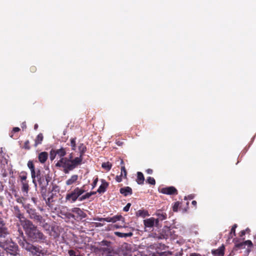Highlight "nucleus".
Returning <instances> with one entry per match:
<instances>
[{
	"label": "nucleus",
	"mask_w": 256,
	"mask_h": 256,
	"mask_svg": "<svg viewBox=\"0 0 256 256\" xmlns=\"http://www.w3.org/2000/svg\"><path fill=\"white\" fill-rule=\"evenodd\" d=\"M20 222L26 234L30 240L40 244H48L46 236L38 229L32 222L26 219L21 220Z\"/></svg>",
	"instance_id": "nucleus-1"
},
{
	"label": "nucleus",
	"mask_w": 256,
	"mask_h": 256,
	"mask_svg": "<svg viewBox=\"0 0 256 256\" xmlns=\"http://www.w3.org/2000/svg\"><path fill=\"white\" fill-rule=\"evenodd\" d=\"M78 175L73 174L66 180V186H71L76 184L78 182Z\"/></svg>",
	"instance_id": "nucleus-21"
},
{
	"label": "nucleus",
	"mask_w": 256,
	"mask_h": 256,
	"mask_svg": "<svg viewBox=\"0 0 256 256\" xmlns=\"http://www.w3.org/2000/svg\"><path fill=\"white\" fill-rule=\"evenodd\" d=\"M60 162L62 164L64 172L65 174H68L70 171L74 170L82 164V162L76 157L74 159L62 158L60 159Z\"/></svg>",
	"instance_id": "nucleus-5"
},
{
	"label": "nucleus",
	"mask_w": 256,
	"mask_h": 256,
	"mask_svg": "<svg viewBox=\"0 0 256 256\" xmlns=\"http://www.w3.org/2000/svg\"><path fill=\"white\" fill-rule=\"evenodd\" d=\"M14 235L15 236L17 240V242L19 245L22 247V244L25 242H28V240L24 236L23 230L18 226V228L14 232Z\"/></svg>",
	"instance_id": "nucleus-10"
},
{
	"label": "nucleus",
	"mask_w": 256,
	"mask_h": 256,
	"mask_svg": "<svg viewBox=\"0 0 256 256\" xmlns=\"http://www.w3.org/2000/svg\"><path fill=\"white\" fill-rule=\"evenodd\" d=\"M160 192L162 194L168 195H176L178 190L174 186H168L160 189Z\"/></svg>",
	"instance_id": "nucleus-12"
},
{
	"label": "nucleus",
	"mask_w": 256,
	"mask_h": 256,
	"mask_svg": "<svg viewBox=\"0 0 256 256\" xmlns=\"http://www.w3.org/2000/svg\"><path fill=\"white\" fill-rule=\"evenodd\" d=\"M56 155L62 158L66 154V149L64 148H61L60 149L55 150Z\"/></svg>",
	"instance_id": "nucleus-30"
},
{
	"label": "nucleus",
	"mask_w": 256,
	"mask_h": 256,
	"mask_svg": "<svg viewBox=\"0 0 256 256\" xmlns=\"http://www.w3.org/2000/svg\"><path fill=\"white\" fill-rule=\"evenodd\" d=\"M38 181L40 187V188L41 192H44V190L46 191V187L48 185V182L50 181V178L48 174L44 176L41 174H36V181Z\"/></svg>",
	"instance_id": "nucleus-7"
},
{
	"label": "nucleus",
	"mask_w": 256,
	"mask_h": 256,
	"mask_svg": "<svg viewBox=\"0 0 256 256\" xmlns=\"http://www.w3.org/2000/svg\"><path fill=\"white\" fill-rule=\"evenodd\" d=\"M78 149L79 150L80 155L79 156L76 158H78L79 160L82 163L84 156L87 150V148L84 144L80 143L78 144Z\"/></svg>",
	"instance_id": "nucleus-14"
},
{
	"label": "nucleus",
	"mask_w": 256,
	"mask_h": 256,
	"mask_svg": "<svg viewBox=\"0 0 256 256\" xmlns=\"http://www.w3.org/2000/svg\"><path fill=\"white\" fill-rule=\"evenodd\" d=\"M236 227H237L236 224H234V225H233V226H232L231 230H230V234H234V236H236Z\"/></svg>",
	"instance_id": "nucleus-46"
},
{
	"label": "nucleus",
	"mask_w": 256,
	"mask_h": 256,
	"mask_svg": "<svg viewBox=\"0 0 256 256\" xmlns=\"http://www.w3.org/2000/svg\"><path fill=\"white\" fill-rule=\"evenodd\" d=\"M246 234V230H242L240 232V237H242L243 236H244Z\"/></svg>",
	"instance_id": "nucleus-55"
},
{
	"label": "nucleus",
	"mask_w": 256,
	"mask_h": 256,
	"mask_svg": "<svg viewBox=\"0 0 256 256\" xmlns=\"http://www.w3.org/2000/svg\"><path fill=\"white\" fill-rule=\"evenodd\" d=\"M23 200H24V198H18L16 199V201L18 202V203H20V204H22L23 205L24 204H23Z\"/></svg>",
	"instance_id": "nucleus-54"
},
{
	"label": "nucleus",
	"mask_w": 256,
	"mask_h": 256,
	"mask_svg": "<svg viewBox=\"0 0 256 256\" xmlns=\"http://www.w3.org/2000/svg\"><path fill=\"white\" fill-rule=\"evenodd\" d=\"M14 208L16 212V216L20 218V216H22V214L20 213V210H19V208L18 207V206H14Z\"/></svg>",
	"instance_id": "nucleus-42"
},
{
	"label": "nucleus",
	"mask_w": 256,
	"mask_h": 256,
	"mask_svg": "<svg viewBox=\"0 0 256 256\" xmlns=\"http://www.w3.org/2000/svg\"><path fill=\"white\" fill-rule=\"evenodd\" d=\"M83 187H75L72 190L68 192L66 196V202L74 203L76 200L81 202L82 195L85 192Z\"/></svg>",
	"instance_id": "nucleus-4"
},
{
	"label": "nucleus",
	"mask_w": 256,
	"mask_h": 256,
	"mask_svg": "<svg viewBox=\"0 0 256 256\" xmlns=\"http://www.w3.org/2000/svg\"><path fill=\"white\" fill-rule=\"evenodd\" d=\"M155 215L158 216V218L156 220H158V222H159V220H166L167 217L166 213L162 210H157L155 213Z\"/></svg>",
	"instance_id": "nucleus-18"
},
{
	"label": "nucleus",
	"mask_w": 256,
	"mask_h": 256,
	"mask_svg": "<svg viewBox=\"0 0 256 256\" xmlns=\"http://www.w3.org/2000/svg\"><path fill=\"white\" fill-rule=\"evenodd\" d=\"M64 216L68 219L74 218L76 219L75 216L71 212H67L64 214Z\"/></svg>",
	"instance_id": "nucleus-39"
},
{
	"label": "nucleus",
	"mask_w": 256,
	"mask_h": 256,
	"mask_svg": "<svg viewBox=\"0 0 256 256\" xmlns=\"http://www.w3.org/2000/svg\"><path fill=\"white\" fill-rule=\"evenodd\" d=\"M71 211L72 212L76 214L77 218H79L80 219L86 218L87 216L85 212H84L83 210L79 208H72Z\"/></svg>",
	"instance_id": "nucleus-15"
},
{
	"label": "nucleus",
	"mask_w": 256,
	"mask_h": 256,
	"mask_svg": "<svg viewBox=\"0 0 256 256\" xmlns=\"http://www.w3.org/2000/svg\"><path fill=\"white\" fill-rule=\"evenodd\" d=\"M114 234L116 236L120 238L130 237L133 235V233L132 232L126 233L116 232Z\"/></svg>",
	"instance_id": "nucleus-26"
},
{
	"label": "nucleus",
	"mask_w": 256,
	"mask_h": 256,
	"mask_svg": "<svg viewBox=\"0 0 256 256\" xmlns=\"http://www.w3.org/2000/svg\"><path fill=\"white\" fill-rule=\"evenodd\" d=\"M136 215L138 217H142V218H144L146 216H148L150 214L147 210L140 209L136 212Z\"/></svg>",
	"instance_id": "nucleus-23"
},
{
	"label": "nucleus",
	"mask_w": 256,
	"mask_h": 256,
	"mask_svg": "<svg viewBox=\"0 0 256 256\" xmlns=\"http://www.w3.org/2000/svg\"><path fill=\"white\" fill-rule=\"evenodd\" d=\"M22 148L26 150H30V143L28 140H26L24 142Z\"/></svg>",
	"instance_id": "nucleus-38"
},
{
	"label": "nucleus",
	"mask_w": 256,
	"mask_h": 256,
	"mask_svg": "<svg viewBox=\"0 0 256 256\" xmlns=\"http://www.w3.org/2000/svg\"><path fill=\"white\" fill-rule=\"evenodd\" d=\"M190 256H201L200 254H196V253H192L191 254Z\"/></svg>",
	"instance_id": "nucleus-60"
},
{
	"label": "nucleus",
	"mask_w": 256,
	"mask_h": 256,
	"mask_svg": "<svg viewBox=\"0 0 256 256\" xmlns=\"http://www.w3.org/2000/svg\"><path fill=\"white\" fill-rule=\"evenodd\" d=\"M27 166L30 170L31 176L32 179V182L36 186V174L38 175V174H39L40 172V169L36 170L32 160H29L28 162Z\"/></svg>",
	"instance_id": "nucleus-9"
},
{
	"label": "nucleus",
	"mask_w": 256,
	"mask_h": 256,
	"mask_svg": "<svg viewBox=\"0 0 256 256\" xmlns=\"http://www.w3.org/2000/svg\"><path fill=\"white\" fill-rule=\"evenodd\" d=\"M102 184L99 186L97 190V192L99 194L104 193L106 191V188L108 186V183L104 180H101Z\"/></svg>",
	"instance_id": "nucleus-17"
},
{
	"label": "nucleus",
	"mask_w": 256,
	"mask_h": 256,
	"mask_svg": "<svg viewBox=\"0 0 256 256\" xmlns=\"http://www.w3.org/2000/svg\"><path fill=\"white\" fill-rule=\"evenodd\" d=\"M34 221L44 230H48L50 229V224L46 222V220L40 214H39Z\"/></svg>",
	"instance_id": "nucleus-11"
},
{
	"label": "nucleus",
	"mask_w": 256,
	"mask_h": 256,
	"mask_svg": "<svg viewBox=\"0 0 256 256\" xmlns=\"http://www.w3.org/2000/svg\"><path fill=\"white\" fill-rule=\"evenodd\" d=\"M0 256H4V254L3 252H1L0 250Z\"/></svg>",
	"instance_id": "nucleus-64"
},
{
	"label": "nucleus",
	"mask_w": 256,
	"mask_h": 256,
	"mask_svg": "<svg viewBox=\"0 0 256 256\" xmlns=\"http://www.w3.org/2000/svg\"><path fill=\"white\" fill-rule=\"evenodd\" d=\"M180 203L179 202H176L174 203L172 207V210L174 212H176L178 210V208L180 206Z\"/></svg>",
	"instance_id": "nucleus-43"
},
{
	"label": "nucleus",
	"mask_w": 256,
	"mask_h": 256,
	"mask_svg": "<svg viewBox=\"0 0 256 256\" xmlns=\"http://www.w3.org/2000/svg\"><path fill=\"white\" fill-rule=\"evenodd\" d=\"M56 166H57V167H62V168H63L62 164V162H60V160L56 164Z\"/></svg>",
	"instance_id": "nucleus-53"
},
{
	"label": "nucleus",
	"mask_w": 256,
	"mask_h": 256,
	"mask_svg": "<svg viewBox=\"0 0 256 256\" xmlns=\"http://www.w3.org/2000/svg\"><path fill=\"white\" fill-rule=\"evenodd\" d=\"M122 175L120 174V176H116V180L117 182H120L122 181Z\"/></svg>",
	"instance_id": "nucleus-50"
},
{
	"label": "nucleus",
	"mask_w": 256,
	"mask_h": 256,
	"mask_svg": "<svg viewBox=\"0 0 256 256\" xmlns=\"http://www.w3.org/2000/svg\"><path fill=\"white\" fill-rule=\"evenodd\" d=\"M121 174L124 175V178H126L127 172L126 168L124 166L121 167Z\"/></svg>",
	"instance_id": "nucleus-41"
},
{
	"label": "nucleus",
	"mask_w": 256,
	"mask_h": 256,
	"mask_svg": "<svg viewBox=\"0 0 256 256\" xmlns=\"http://www.w3.org/2000/svg\"><path fill=\"white\" fill-rule=\"evenodd\" d=\"M192 204L194 206H196L197 202L196 200H193L192 202Z\"/></svg>",
	"instance_id": "nucleus-61"
},
{
	"label": "nucleus",
	"mask_w": 256,
	"mask_h": 256,
	"mask_svg": "<svg viewBox=\"0 0 256 256\" xmlns=\"http://www.w3.org/2000/svg\"><path fill=\"white\" fill-rule=\"evenodd\" d=\"M107 218H94V220H98V221H99V222H104V221H105V222H107Z\"/></svg>",
	"instance_id": "nucleus-47"
},
{
	"label": "nucleus",
	"mask_w": 256,
	"mask_h": 256,
	"mask_svg": "<svg viewBox=\"0 0 256 256\" xmlns=\"http://www.w3.org/2000/svg\"><path fill=\"white\" fill-rule=\"evenodd\" d=\"M21 183V190L23 192H26V194L28 193L29 190V185L28 182H22Z\"/></svg>",
	"instance_id": "nucleus-27"
},
{
	"label": "nucleus",
	"mask_w": 256,
	"mask_h": 256,
	"mask_svg": "<svg viewBox=\"0 0 256 256\" xmlns=\"http://www.w3.org/2000/svg\"><path fill=\"white\" fill-rule=\"evenodd\" d=\"M131 204L130 203H128L126 205L124 208L123 210L124 212H128L130 207Z\"/></svg>",
	"instance_id": "nucleus-49"
},
{
	"label": "nucleus",
	"mask_w": 256,
	"mask_h": 256,
	"mask_svg": "<svg viewBox=\"0 0 256 256\" xmlns=\"http://www.w3.org/2000/svg\"><path fill=\"white\" fill-rule=\"evenodd\" d=\"M146 182L152 185H154L156 184V180L154 178L149 176L146 179Z\"/></svg>",
	"instance_id": "nucleus-37"
},
{
	"label": "nucleus",
	"mask_w": 256,
	"mask_h": 256,
	"mask_svg": "<svg viewBox=\"0 0 256 256\" xmlns=\"http://www.w3.org/2000/svg\"><path fill=\"white\" fill-rule=\"evenodd\" d=\"M246 244L244 243V242L236 243L235 244V246L239 249H243L244 248L246 247Z\"/></svg>",
	"instance_id": "nucleus-36"
},
{
	"label": "nucleus",
	"mask_w": 256,
	"mask_h": 256,
	"mask_svg": "<svg viewBox=\"0 0 256 256\" xmlns=\"http://www.w3.org/2000/svg\"><path fill=\"white\" fill-rule=\"evenodd\" d=\"M33 202L36 204L37 203V198L34 197H32L31 198Z\"/></svg>",
	"instance_id": "nucleus-56"
},
{
	"label": "nucleus",
	"mask_w": 256,
	"mask_h": 256,
	"mask_svg": "<svg viewBox=\"0 0 256 256\" xmlns=\"http://www.w3.org/2000/svg\"><path fill=\"white\" fill-rule=\"evenodd\" d=\"M30 212L28 214L30 218L32 220H33L36 219V218L39 215V214L36 212V210L33 208L32 210H30Z\"/></svg>",
	"instance_id": "nucleus-28"
},
{
	"label": "nucleus",
	"mask_w": 256,
	"mask_h": 256,
	"mask_svg": "<svg viewBox=\"0 0 256 256\" xmlns=\"http://www.w3.org/2000/svg\"><path fill=\"white\" fill-rule=\"evenodd\" d=\"M18 178L20 180V182L28 181L26 180L27 173L24 172H21Z\"/></svg>",
	"instance_id": "nucleus-32"
},
{
	"label": "nucleus",
	"mask_w": 256,
	"mask_h": 256,
	"mask_svg": "<svg viewBox=\"0 0 256 256\" xmlns=\"http://www.w3.org/2000/svg\"><path fill=\"white\" fill-rule=\"evenodd\" d=\"M110 244V242H109L107 240H104L99 243L100 246H108Z\"/></svg>",
	"instance_id": "nucleus-44"
},
{
	"label": "nucleus",
	"mask_w": 256,
	"mask_h": 256,
	"mask_svg": "<svg viewBox=\"0 0 256 256\" xmlns=\"http://www.w3.org/2000/svg\"><path fill=\"white\" fill-rule=\"evenodd\" d=\"M244 243L246 244V246H248V248H251L253 246L252 241L250 240H247L244 241Z\"/></svg>",
	"instance_id": "nucleus-48"
},
{
	"label": "nucleus",
	"mask_w": 256,
	"mask_h": 256,
	"mask_svg": "<svg viewBox=\"0 0 256 256\" xmlns=\"http://www.w3.org/2000/svg\"><path fill=\"white\" fill-rule=\"evenodd\" d=\"M72 158H73V154L71 153L69 155V157H68V159H73Z\"/></svg>",
	"instance_id": "nucleus-62"
},
{
	"label": "nucleus",
	"mask_w": 256,
	"mask_h": 256,
	"mask_svg": "<svg viewBox=\"0 0 256 256\" xmlns=\"http://www.w3.org/2000/svg\"><path fill=\"white\" fill-rule=\"evenodd\" d=\"M68 253L69 256H84V254L81 253L78 248L68 250Z\"/></svg>",
	"instance_id": "nucleus-22"
},
{
	"label": "nucleus",
	"mask_w": 256,
	"mask_h": 256,
	"mask_svg": "<svg viewBox=\"0 0 256 256\" xmlns=\"http://www.w3.org/2000/svg\"><path fill=\"white\" fill-rule=\"evenodd\" d=\"M48 154L46 152H42L38 154V158L40 164H44L48 159Z\"/></svg>",
	"instance_id": "nucleus-16"
},
{
	"label": "nucleus",
	"mask_w": 256,
	"mask_h": 256,
	"mask_svg": "<svg viewBox=\"0 0 256 256\" xmlns=\"http://www.w3.org/2000/svg\"><path fill=\"white\" fill-rule=\"evenodd\" d=\"M146 172L148 174H152L153 172L152 170L148 168L146 170Z\"/></svg>",
	"instance_id": "nucleus-59"
},
{
	"label": "nucleus",
	"mask_w": 256,
	"mask_h": 256,
	"mask_svg": "<svg viewBox=\"0 0 256 256\" xmlns=\"http://www.w3.org/2000/svg\"><path fill=\"white\" fill-rule=\"evenodd\" d=\"M26 122H22V128L24 130V129H26Z\"/></svg>",
	"instance_id": "nucleus-58"
},
{
	"label": "nucleus",
	"mask_w": 256,
	"mask_h": 256,
	"mask_svg": "<svg viewBox=\"0 0 256 256\" xmlns=\"http://www.w3.org/2000/svg\"><path fill=\"white\" fill-rule=\"evenodd\" d=\"M9 234L8 228L6 226V222L2 216V213L0 212V238L8 236Z\"/></svg>",
	"instance_id": "nucleus-8"
},
{
	"label": "nucleus",
	"mask_w": 256,
	"mask_h": 256,
	"mask_svg": "<svg viewBox=\"0 0 256 256\" xmlns=\"http://www.w3.org/2000/svg\"><path fill=\"white\" fill-rule=\"evenodd\" d=\"M95 225L96 227L102 226L104 224L100 222H96Z\"/></svg>",
	"instance_id": "nucleus-57"
},
{
	"label": "nucleus",
	"mask_w": 256,
	"mask_h": 256,
	"mask_svg": "<svg viewBox=\"0 0 256 256\" xmlns=\"http://www.w3.org/2000/svg\"><path fill=\"white\" fill-rule=\"evenodd\" d=\"M96 194V192H86L84 194H82V198H80L81 202L83 201L86 199L89 198L92 195H94Z\"/></svg>",
	"instance_id": "nucleus-31"
},
{
	"label": "nucleus",
	"mask_w": 256,
	"mask_h": 256,
	"mask_svg": "<svg viewBox=\"0 0 256 256\" xmlns=\"http://www.w3.org/2000/svg\"><path fill=\"white\" fill-rule=\"evenodd\" d=\"M144 177L142 172H137V178L136 180V182L138 184H143L144 183Z\"/></svg>",
	"instance_id": "nucleus-24"
},
{
	"label": "nucleus",
	"mask_w": 256,
	"mask_h": 256,
	"mask_svg": "<svg viewBox=\"0 0 256 256\" xmlns=\"http://www.w3.org/2000/svg\"><path fill=\"white\" fill-rule=\"evenodd\" d=\"M20 131V128L18 127L14 128L12 132L10 134V136L12 138H14V133L18 132Z\"/></svg>",
	"instance_id": "nucleus-35"
},
{
	"label": "nucleus",
	"mask_w": 256,
	"mask_h": 256,
	"mask_svg": "<svg viewBox=\"0 0 256 256\" xmlns=\"http://www.w3.org/2000/svg\"><path fill=\"white\" fill-rule=\"evenodd\" d=\"M24 208L26 209V212L28 214L30 210H32L34 208H32V206L30 204H24Z\"/></svg>",
	"instance_id": "nucleus-45"
},
{
	"label": "nucleus",
	"mask_w": 256,
	"mask_h": 256,
	"mask_svg": "<svg viewBox=\"0 0 256 256\" xmlns=\"http://www.w3.org/2000/svg\"><path fill=\"white\" fill-rule=\"evenodd\" d=\"M98 182V178H96V179L94 180L92 182V188H94L96 186Z\"/></svg>",
	"instance_id": "nucleus-51"
},
{
	"label": "nucleus",
	"mask_w": 256,
	"mask_h": 256,
	"mask_svg": "<svg viewBox=\"0 0 256 256\" xmlns=\"http://www.w3.org/2000/svg\"><path fill=\"white\" fill-rule=\"evenodd\" d=\"M7 236L0 238V247L10 256L19 255V249L18 244L11 240L6 239Z\"/></svg>",
	"instance_id": "nucleus-3"
},
{
	"label": "nucleus",
	"mask_w": 256,
	"mask_h": 256,
	"mask_svg": "<svg viewBox=\"0 0 256 256\" xmlns=\"http://www.w3.org/2000/svg\"><path fill=\"white\" fill-rule=\"evenodd\" d=\"M55 150L52 149L50 151V158L52 160H54L56 155Z\"/></svg>",
	"instance_id": "nucleus-40"
},
{
	"label": "nucleus",
	"mask_w": 256,
	"mask_h": 256,
	"mask_svg": "<svg viewBox=\"0 0 256 256\" xmlns=\"http://www.w3.org/2000/svg\"><path fill=\"white\" fill-rule=\"evenodd\" d=\"M44 139L43 135L42 133L39 134L34 140V146L37 147L38 145L41 144Z\"/></svg>",
	"instance_id": "nucleus-25"
},
{
	"label": "nucleus",
	"mask_w": 256,
	"mask_h": 256,
	"mask_svg": "<svg viewBox=\"0 0 256 256\" xmlns=\"http://www.w3.org/2000/svg\"><path fill=\"white\" fill-rule=\"evenodd\" d=\"M144 224L146 228H152L154 226H158V220H156L153 217H151L149 218H147L144 220Z\"/></svg>",
	"instance_id": "nucleus-13"
},
{
	"label": "nucleus",
	"mask_w": 256,
	"mask_h": 256,
	"mask_svg": "<svg viewBox=\"0 0 256 256\" xmlns=\"http://www.w3.org/2000/svg\"><path fill=\"white\" fill-rule=\"evenodd\" d=\"M76 138H73L70 139V146L72 150H75L76 149Z\"/></svg>",
	"instance_id": "nucleus-34"
},
{
	"label": "nucleus",
	"mask_w": 256,
	"mask_h": 256,
	"mask_svg": "<svg viewBox=\"0 0 256 256\" xmlns=\"http://www.w3.org/2000/svg\"><path fill=\"white\" fill-rule=\"evenodd\" d=\"M212 253L214 256H223L224 254V246L222 245L218 249L212 250Z\"/></svg>",
	"instance_id": "nucleus-19"
},
{
	"label": "nucleus",
	"mask_w": 256,
	"mask_h": 256,
	"mask_svg": "<svg viewBox=\"0 0 256 256\" xmlns=\"http://www.w3.org/2000/svg\"><path fill=\"white\" fill-rule=\"evenodd\" d=\"M102 167L107 171L110 170L112 167V164L109 162H103L102 164Z\"/></svg>",
	"instance_id": "nucleus-33"
},
{
	"label": "nucleus",
	"mask_w": 256,
	"mask_h": 256,
	"mask_svg": "<svg viewBox=\"0 0 256 256\" xmlns=\"http://www.w3.org/2000/svg\"><path fill=\"white\" fill-rule=\"evenodd\" d=\"M106 248H100V250H102L103 251L105 252V251H106Z\"/></svg>",
	"instance_id": "nucleus-63"
},
{
	"label": "nucleus",
	"mask_w": 256,
	"mask_h": 256,
	"mask_svg": "<svg viewBox=\"0 0 256 256\" xmlns=\"http://www.w3.org/2000/svg\"><path fill=\"white\" fill-rule=\"evenodd\" d=\"M120 193L124 196L131 195L132 194V190L130 186L122 188L120 190Z\"/></svg>",
	"instance_id": "nucleus-20"
},
{
	"label": "nucleus",
	"mask_w": 256,
	"mask_h": 256,
	"mask_svg": "<svg viewBox=\"0 0 256 256\" xmlns=\"http://www.w3.org/2000/svg\"><path fill=\"white\" fill-rule=\"evenodd\" d=\"M36 70V68L35 66H32L30 68V71L32 72H35Z\"/></svg>",
	"instance_id": "nucleus-52"
},
{
	"label": "nucleus",
	"mask_w": 256,
	"mask_h": 256,
	"mask_svg": "<svg viewBox=\"0 0 256 256\" xmlns=\"http://www.w3.org/2000/svg\"><path fill=\"white\" fill-rule=\"evenodd\" d=\"M22 248L28 252L33 256H49L50 253L46 248H43L38 244H34L30 242H25L22 244Z\"/></svg>",
	"instance_id": "nucleus-2"
},
{
	"label": "nucleus",
	"mask_w": 256,
	"mask_h": 256,
	"mask_svg": "<svg viewBox=\"0 0 256 256\" xmlns=\"http://www.w3.org/2000/svg\"><path fill=\"white\" fill-rule=\"evenodd\" d=\"M122 218V216L121 215H116L114 216L107 217V222H116L118 220H120Z\"/></svg>",
	"instance_id": "nucleus-29"
},
{
	"label": "nucleus",
	"mask_w": 256,
	"mask_h": 256,
	"mask_svg": "<svg viewBox=\"0 0 256 256\" xmlns=\"http://www.w3.org/2000/svg\"><path fill=\"white\" fill-rule=\"evenodd\" d=\"M46 191L44 190V192H42L44 200L46 201V205L48 207V209L54 212L56 210V207L54 205V202L56 200L57 195L56 194L50 192L48 196V198L46 199Z\"/></svg>",
	"instance_id": "nucleus-6"
}]
</instances>
